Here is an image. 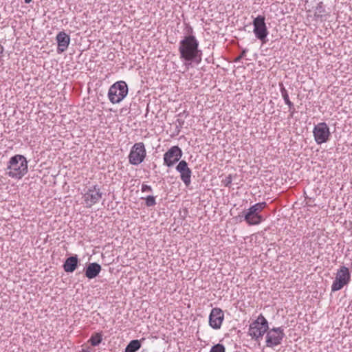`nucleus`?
<instances>
[{"instance_id":"obj_1","label":"nucleus","mask_w":352,"mask_h":352,"mask_svg":"<svg viewBox=\"0 0 352 352\" xmlns=\"http://www.w3.org/2000/svg\"><path fill=\"white\" fill-rule=\"evenodd\" d=\"M181 60L186 66L192 63H199L201 60V51L199 50V41L195 35L186 36L179 43Z\"/></svg>"},{"instance_id":"obj_2","label":"nucleus","mask_w":352,"mask_h":352,"mask_svg":"<svg viewBox=\"0 0 352 352\" xmlns=\"http://www.w3.org/2000/svg\"><path fill=\"white\" fill-rule=\"evenodd\" d=\"M28 170V161L23 155H15L10 157L6 168V175L16 179H21Z\"/></svg>"},{"instance_id":"obj_3","label":"nucleus","mask_w":352,"mask_h":352,"mask_svg":"<svg viewBox=\"0 0 352 352\" xmlns=\"http://www.w3.org/2000/svg\"><path fill=\"white\" fill-rule=\"evenodd\" d=\"M266 206L267 203L265 201L256 203L248 210H244L242 215H239L238 217L241 219L243 218L249 226L258 225L265 220L261 212Z\"/></svg>"},{"instance_id":"obj_4","label":"nucleus","mask_w":352,"mask_h":352,"mask_svg":"<svg viewBox=\"0 0 352 352\" xmlns=\"http://www.w3.org/2000/svg\"><path fill=\"white\" fill-rule=\"evenodd\" d=\"M268 329L267 320L262 314H260L257 319L250 324L248 333L251 336L252 339L259 342Z\"/></svg>"},{"instance_id":"obj_5","label":"nucleus","mask_w":352,"mask_h":352,"mask_svg":"<svg viewBox=\"0 0 352 352\" xmlns=\"http://www.w3.org/2000/svg\"><path fill=\"white\" fill-rule=\"evenodd\" d=\"M351 280L349 270L346 266H341L336 274L335 280L331 285V292H337L348 285Z\"/></svg>"},{"instance_id":"obj_6","label":"nucleus","mask_w":352,"mask_h":352,"mask_svg":"<svg viewBox=\"0 0 352 352\" xmlns=\"http://www.w3.org/2000/svg\"><path fill=\"white\" fill-rule=\"evenodd\" d=\"M285 337V334L283 327L269 328L267 331H266V346L274 348L280 344Z\"/></svg>"},{"instance_id":"obj_7","label":"nucleus","mask_w":352,"mask_h":352,"mask_svg":"<svg viewBox=\"0 0 352 352\" xmlns=\"http://www.w3.org/2000/svg\"><path fill=\"white\" fill-rule=\"evenodd\" d=\"M146 151L143 142L135 143L131 148L129 161L132 165H138L145 159Z\"/></svg>"},{"instance_id":"obj_8","label":"nucleus","mask_w":352,"mask_h":352,"mask_svg":"<svg viewBox=\"0 0 352 352\" xmlns=\"http://www.w3.org/2000/svg\"><path fill=\"white\" fill-rule=\"evenodd\" d=\"M254 34L255 36L263 43H266V38L269 34L266 24L265 18L263 15L257 16L253 20Z\"/></svg>"},{"instance_id":"obj_9","label":"nucleus","mask_w":352,"mask_h":352,"mask_svg":"<svg viewBox=\"0 0 352 352\" xmlns=\"http://www.w3.org/2000/svg\"><path fill=\"white\" fill-rule=\"evenodd\" d=\"M314 140L318 144L327 142L331 135L329 128L327 123L320 122L313 129Z\"/></svg>"},{"instance_id":"obj_10","label":"nucleus","mask_w":352,"mask_h":352,"mask_svg":"<svg viewBox=\"0 0 352 352\" xmlns=\"http://www.w3.org/2000/svg\"><path fill=\"white\" fill-rule=\"evenodd\" d=\"M182 151L178 146L170 147L164 154V164L168 167L173 166L175 163L179 162L182 156Z\"/></svg>"},{"instance_id":"obj_11","label":"nucleus","mask_w":352,"mask_h":352,"mask_svg":"<svg viewBox=\"0 0 352 352\" xmlns=\"http://www.w3.org/2000/svg\"><path fill=\"white\" fill-rule=\"evenodd\" d=\"M102 195L98 186L95 185L89 188L83 196L87 207L90 208L98 202L102 198Z\"/></svg>"},{"instance_id":"obj_12","label":"nucleus","mask_w":352,"mask_h":352,"mask_svg":"<svg viewBox=\"0 0 352 352\" xmlns=\"http://www.w3.org/2000/svg\"><path fill=\"white\" fill-rule=\"evenodd\" d=\"M176 170L180 173L182 181L186 186H188L191 183L192 171L188 166V163L185 160H181L175 168Z\"/></svg>"},{"instance_id":"obj_13","label":"nucleus","mask_w":352,"mask_h":352,"mask_svg":"<svg viewBox=\"0 0 352 352\" xmlns=\"http://www.w3.org/2000/svg\"><path fill=\"white\" fill-rule=\"evenodd\" d=\"M224 318L223 311L220 308H213L209 316V324L214 329H220Z\"/></svg>"},{"instance_id":"obj_14","label":"nucleus","mask_w":352,"mask_h":352,"mask_svg":"<svg viewBox=\"0 0 352 352\" xmlns=\"http://www.w3.org/2000/svg\"><path fill=\"white\" fill-rule=\"evenodd\" d=\"M56 41L58 43L57 52L61 54L67 49L70 38L65 32H60L56 35Z\"/></svg>"},{"instance_id":"obj_15","label":"nucleus","mask_w":352,"mask_h":352,"mask_svg":"<svg viewBox=\"0 0 352 352\" xmlns=\"http://www.w3.org/2000/svg\"><path fill=\"white\" fill-rule=\"evenodd\" d=\"M129 89H109L108 96L109 100L113 103H119L127 95Z\"/></svg>"},{"instance_id":"obj_16","label":"nucleus","mask_w":352,"mask_h":352,"mask_svg":"<svg viewBox=\"0 0 352 352\" xmlns=\"http://www.w3.org/2000/svg\"><path fill=\"white\" fill-rule=\"evenodd\" d=\"M102 270L101 265L98 263H89L84 269L85 276L89 279L95 278Z\"/></svg>"},{"instance_id":"obj_17","label":"nucleus","mask_w":352,"mask_h":352,"mask_svg":"<svg viewBox=\"0 0 352 352\" xmlns=\"http://www.w3.org/2000/svg\"><path fill=\"white\" fill-rule=\"evenodd\" d=\"M79 260L77 255L71 256L66 258L63 263V267L65 272L72 273L78 267Z\"/></svg>"},{"instance_id":"obj_18","label":"nucleus","mask_w":352,"mask_h":352,"mask_svg":"<svg viewBox=\"0 0 352 352\" xmlns=\"http://www.w3.org/2000/svg\"><path fill=\"white\" fill-rule=\"evenodd\" d=\"M141 348V341L139 340H133L127 344L124 352H136Z\"/></svg>"},{"instance_id":"obj_19","label":"nucleus","mask_w":352,"mask_h":352,"mask_svg":"<svg viewBox=\"0 0 352 352\" xmlns=\"http://www.w3.org/2000/svg\"><path fill=\"white\" fill-rule=\"evenodd\" d=\"M280 90H281L282 96L284 99L285 102L289 106V111L290 112V116L293 117L294 113L295 112L294 105L293 102H292L289 100L287 89H280Z\"/></svg>"},{"instance_id":"obj_20","label":"nucleus","mask_w":352,"mask_h":352,"mask_svg":"<svg viewBox=\"0 0 352 352\" xmlns=\"http://www.w3.org/2000/svg\"><path fill=\"white\" fill-rule=\"evenodd\" d=\"M102 340V335L101 333H96L93 334L89 342L91 343V344L94 346H98Z\"/></svg>"},{"instance_id":"obj_21","label":"nucleus","mask_w":352,"mask_h":352,"mask_svg":"<svg viewBox=\"0 0 352 352\" xmlns=\"http://www.w3.org/2000/svg\"><path fill=\"white\" fill-rule=\"evenodd\" d=\"M210 352H226V348L222 344H217L212 346Z\"/></svg>"},{"instance_id":"obj_22","label":"nucleus","mask_w":352,"mask_h":352,"mask_svg":"<svg viewBox=\"0 0 352 352\" xmlns=\"http://www.w3.org/2000/svg\"><path fill=\"white\" fill-rule=\"evenodd\" d=\"M146 206L148 207L153 206L156 204L155 197L153 195H148L145 198Z\"/></svg>"},{"instance_id":"obj_23","label":"nucleus","mask_w":352,"mask_h":352,"mask_svg":"<svg viewBox=\"0 0 352 352\" xmlns=\"http://www.w3.org/2000/svg\"><path fill=\"white\" fill-rule=\"evenodd\" d=\"M110 88H127V85L124 81H118L113 83Z\"/></svg>"},{"instance_id":"obj_24","label":"nucleus","mask_w":352,"mask_h":352,"mask_svg":"<svg viewBox=\"0 0 352 352\" xmlns=\"http://www.w3.org/2000/svg\"><path fill=\"white\" fill-rule=\"evenodd\" d=\"M232 177L231 175H229L228 176L226 177L225 179H223L222 180V183L226 187H230V184H232Z\"/></svg>"},{"instance_id":"obj_25","label":"nucleus","mask_w":352,"mask_h":352,"mask_svg":"<svg viewBox=\"0 0 352 352\" xmlns=\"http://www.w3.org/2000/svg\"><path fill=\"white\" fill-rule=\"evenodd\" d=\"M176 123H177L176 124V129H177V134H178L184 124V120L182 119L178 118L176 120Z\"/></svg>"},{"instance_id":"obj_26","label":"nucleus","mask_w":352,"mask_h":352,"mask_svg":"<svg viewBox=\"0 0 352 352\" xmlns=\"http://www.w3.org/2000/svg\"><path fill=\"white\" fill-rule=\"evenodd\" d=\"M248 51V50L247 49H244V50L241 52V54L235 58L234 62H239V61H240L242 58H243L246 56V54H247Z\"/></svg>"},{"instance_id":"obj_27","label":"nucleus","mask_w":352,"mask_h":352,"mask_svg":"<svg viewBox=\"0 0 352 352\" xmlns=\"http://www.w3.org/2000/svg\"><path fill=\"white\" fill-rule=\"evenodd\" d=\"M142 192H152L153 189L151 186L143 184L141 187Z\"/></svg>"},{"instance_id":"obj_28","label":"nucleus","mask_w":352,"mask_h":352,"mask_svg":"<svg viewBox=\"0 0 352 352\" xmlns=\"http://www.w3.org/2000/svg\"><path fill=\"white\" fill-rule=\"evenodd\" d=\"M186 33L188 35H193V28L189 24L186 25Z\"/></svg>"},{"instance_id":"obj_29","label":"nucleus","mask_w":352,"mask_h":352,"mask_svg":"<svg viewBox=\"0 0 352 352\" xmlns=\"http://www.w3.org/2000/svg\"><path fill=\"white\" fill-rule=\"evenodd\" d=\"M3 47L1 45H0V55L3 53Z\"/></svg>"},{"instance_id":"obj_30","label":"nucleus","mask_w":352,"mask_h":352,"mask_svg":"<svg viewBox=\"0 0 352 352\" xmlns=\"http://www.w3.org/2000/svg\"><path fill=\"white\" fill-rule=\"evenodd\" d=\"M25 3H30L32 0H24Z\"/></svg>"},{"instance_id":"obj_31","label":"nucleus","mask_w":352,"mask_h":352,"mask_svg":"<svg viewBox=\"0 0 352 352\" xmlns=\"http://www.w3.org/2000/svg\"><path fill=\"white\" fill-rule=\"evenodd\" d=\"M87 90H88V94H89L90 93V89H88Z\"/></svg>"}]
</instances>
